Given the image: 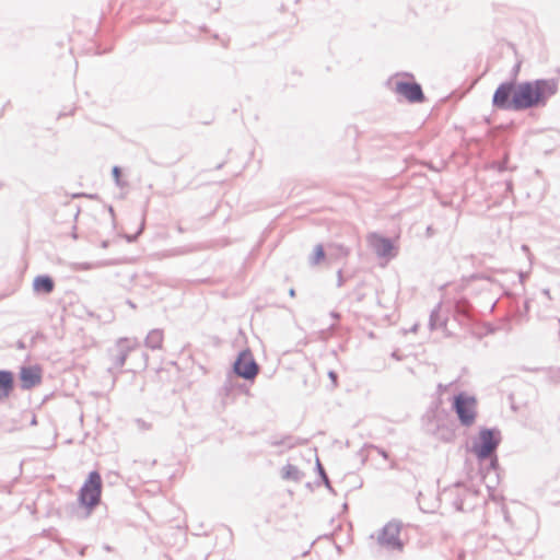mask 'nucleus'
I'll return each instance as SVG.
<instances>
[{"label":"nucleus","instance_id":"1","mask_svg":"<svg viewBox=\"0 0 560 560\" xmlns=\"http://www.w3.org/2000/svg\"><path fill=\"white\" fill-rule=\"evenodd\" d=\"M558 92L556 79L527 81V109L545 106L547 101Z\"/></svg>","mask_w":560,"mask_h":560},{"label":"nucleus","instance_id":"2","mask_svg":"<svg viewBox=\"0 0 560 560\" xmlns=\"http://www.w3.org/2000/svg\"><path fill=\"white\" fill-rule=\"evenodd\" d=\"M493 105L499 108L522 109L525 106V88L513 83L501 84L493 95Z\"/></svg>","mask_w":560,"mask_h":560},{"label":"nucleus","instance_id":"3","mask_svg":"<svg viewBox=\"0 0 560 560\" xmlns=\"http://www.w3.org/2000/svg\"><path fill=\"white\" fill-rule=\"evenodd\" d=\"M102 494V478L97 471L89 474L88 479L83 483L79 493V501L81 505L88 509L90 513L101 501Z\"/></svg>","mask_w":560,"mask_h":560},{"label":"nucleus","instance_id":"4","mask_svg":"<svg viewBox=\"0 0 560 560\" xmlns=\"http://www.w3.org/2000/svg\"><path fill=\"white\" fill-rule=\"evenodd\" d=\"M454 409L463 425H471L477 417V399L466 393L454 397Z\"/></svg>","mask_w":560,"mask_h":560},{"label":"nucleus","instance_id":"5","mask_svg":"<svg viewBox=\"0 0 560 560\" xmlns=\"http://www.w3.org/2000/svg\"><path fill=\"white\" fill-rule=\"evenodd\" d=\"M394 91L410 103H421L424 95L421 86L412 80H404L400 75L393 79Z\"/></svg>","mask_w":560,"mask_h":560},{"label":"nucleus","instance_id":"6","mask_svg":"<svg viewBox=\"0 0 560 560\" xmlns=\"http://www.w3.org/2000/svg\"><path fill=\"white\" fill-rule=\"evenodd\" d=\"M258 365L249 350H244L234 363L235 373L246 380H253L258 374Z\"/></svg>","mask_w":560,"mask_h":560},{"label":"nucleus","instance_id":"7","mask_svg":"<svg viewBox=\"0 0 560 560\" xmlns=\"http://www.w3.org/2000/svg\"><path fill=\"white\" fill-rule=\"evenodd\" d=\"M500 438L495 431L481 430L479 433V444L475 446L477 456L481 459L489 457L499 444Z\"/></svg>","mask_w":560,"mask_h":560},{"label":"nucleus","instance_id":"8","mask_svg":"<svg viewBox=\"0 0 560 560\" xmlns=\"http://www.w3.org/2000/svg\"><path fill=\"white\" fill-rule=\"evenodd\" d=\"M400 534V524L395 522L387 523L381 533L378 534V542L380 545L386 547V548H393V549H401L402 544L399 539Z\"/></svg>","mask_w":560,"mask_h":560},{"label":"nucleus","instance_id":"9","mask_svg":"<svg viewBox=\"0 0 560 560\" xmlns=\"http://www.w3.org/2000/svg\"><path fill=\"white\" fill-rule=\"evenodd\" d=\"M43 371L38 365L24 366L20 371L21 387L31 389L42 383Z\"/></svg>","mask_w":560,"mask_h":560},{"label":"nucleus","instance_id":"10","mask_svg":"<svg viewBox=\"0 0 560 560\" xmlns=\"http://www.w3.org/2000/svg\"><path fill=\"white\" fill-rule=\"evenodd\" d=\"M370 244L378 256L387 257L393 255L394 245L388 238L372 234L369 237Z\"/></svg>","mask_w":560,"mask_h":560},{"label":"nucleus","instance_id":"11","mask_svg":"<svg viewBox=\"0 0 560 560\" xmlns=\"http://www.w3.org/2000/svg\"><path fill=\"white\" fill-rule=\"evenodd\" d=\"M14 387V375L10 371H0V400L7 399Z\"/></svg>","mask_w":560,"mask_h":560},{"label":"nucleus","instance_id":"12","mask_svg":"<svg viewBox=\"0 0 560 560\" xmlns=\"http://www.w3.org/2000/svg\"><path fill=\"white\" fill-rule=\"evenodd\" d=\"M34 290L38 293H50L54 290V281L48 276H39L34 279Z\"/></svg>","mask_w":560,"mask_h":560},{"label":"nucleus","instance_id":"13","mask_svg":"<svg viewBox=\"0 0 560 560\" xmlns=\"http://www.w3.org/2000/svg\"><path fill=\"white\" fill-rule=\"evenodd\" d=\"M162 334L159 332V331H152L151 334H149L148 338H147V343L151 347V348H160L161 345H162Z\"/></svg>","mask_w":560,"mask_h":560},{"label":"nucleus","instance_id":"14","mask_svg":"<svg viewBox=\"0 0 560 560\" xmlns=\"http://www.w3.org/2000/svg\"><path fill=\"white\" fill-rule=\"evenodd\" d=\"M325 259V252L323 245H317L314 248L313 255L311 256V262L318 265Z\"/></svg>","mask_w":560,"mask_h":560},{"label":"nucleus","instance_id":"15","mask_svg":"<svg viewBox=\"0 0 560 560\" xmlns=\"http://www.w3.org/2000/svg\"><path fill=\"white\" fill-rule=\"evenodd\" d=\"M126 357H127V354H126V353H122V355H121V357H120V359H119V365H124V364H125Z\"/></svg>","mask_w":560,"mask_h":560}]
</instances>
